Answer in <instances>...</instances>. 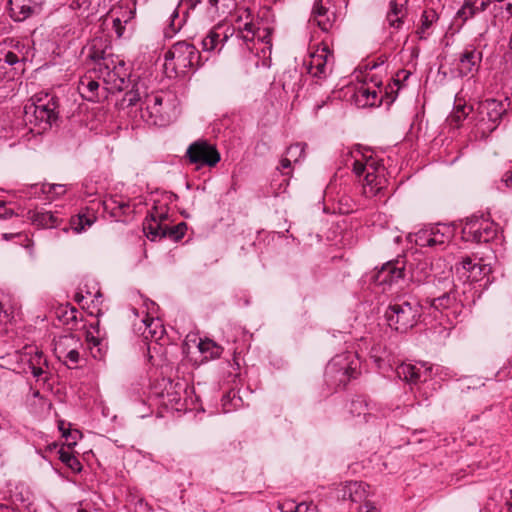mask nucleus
Wrapping results in <instances>:
<instances>
[{
    "instance_id": "f257e3e1",
    "label": "nucleus",
    "mask_w": 512,
    "mask_h": 512,
    "mask_svg": "<svg viewBox=\"0 0 512 512\" xmlns=\"http://www.w3.org/2000/svg\"><path fill=\"white\" fill-rule=\"evenodd\" d=\"M121 108H130L132 113L139 111L140 118L149 125L166 126L177 114L176 95L165 91L149 92L145 81L137 80L119 103Z\"/></svg>"
},
{
    "instance_id": "f03ea898",
    "label": "nucleus",
    "mask_w": 512,
    "mask_h": 512,
    "mask_svg": "<svg viewBox=\"0 0 512 512\" xmlns=\"http://www.w3.org/2000/svg\"><path fill=\"white\" fill-rule=\"evenodd\" d=\"M58 99L49 94L36 97L24 107V121L29 130L41 135L59 120Z\"/></svg>"
},
{
    "instance_id": "7ed1b4c3",
    "label": "nucleus",
    "mask_w": 512,
    "mask_h": 512,
    "mask_svg": "<svg viewBox=\"0 0 512 512\" xmlns=\"http://www.w3.org/2000/svg\"><path fill=\"white\" fill-rule=\"evenodd\" d=\"M422 316V305L412 297H398L390 302L384 317L388 326L400 333H406L417 325Z\"/></svg>"
},
{
    "instance_id": "20e7f679",
    "label": "nucleus",
    "mask_w": 512,
    "mask_h": 512,
    "mask_svg": "<svg viewBox=\"0 0 512 512\" xmlns=\"http://www.w3.org/2000/svg\"><path fill=\"white\" fill-rule=\"evenodd\" d=\"M360 375V362L357 354L344 352L333 357L326 365L324 380L332 391L343 389L351 379Z\"/></svg>"
},
{
    "instance_id": "39448f33",
    "label": "nucleus",
    "mask_w": 512,
    "mask_h": 512,
    "mask_svg": "<svg viewBox=\"0 0 512 512\" xmlns=\"http://www.w3.org/2000/svg\"><path fill=\"white\" fill-rule=\"evenodd\" d=\"M231 29H235V39L238 42L242 41L249 51L253 52L256 40L264 44V47L261 49L263 53H265L266 49L271 51L272 29L270 27L263 29L256 27L253 21V14L249 8H241L237 11L235 25Z\"/></svg>"
},
{
    "instance_id": "423d86ee",
    "label": "nucleus",
    "mask_w": 512,
    "mask_h": 512,
    "mask_svg": "<svg viewBox=\"0 0 512 512\" xmlns=\"http://www.w3.org/2000/svg\"><path fill=\"white\" fill-rule=\"evenodd\" d=\"M201 65L200 52L189 42L179 41L165 53V66L172 68L178 75H185L189 69Z\"/></svg>"
},
{
    "instance_id": "0eeeda50",
    "label": "nucleus",
    "mask_w": 512,
    "mask_h": 512,
    "mask_svg": "<svg viewBox=\"0 0 512 512\" xmlns=\"http://www.w3.org/2000/svg\"><path fill=\"white\" fill-rule=\"evenodd\" d=\"M105 61L96 68L102 84L109 93L123 91L130 81V72L126 63L118 56L108 57Z\"/></svg>"
},
{
    "instance_id": "6e6552de",
    "label": "nucleus",
    "mask_w": 512,
    "mask_h": 512,
    "mask_svg": "<svg viewBox=\"0 0 512 512\" xmlns=\"http://www.w3.org/2000/svg\"><path fill=\"white\" fill-rule=\"evenodd\" d=\"M510 102L508 98L498 100L488 98L478 103V122L483 133H491L497 129L501 121L507 116Z\"/></svg>"
},
{
    "instance_id": "1a4fd4ad",
    "label": "nucleus",
    "mask_w": 512,
    "mask_h": 512,
    "mask_svg": "<svg viewBox=\"0 0 512 512\" xmlns=\"http://www.w3.org/2000/svg\"><path fill=\"white\" fill-rule=\"evenodd\" d=\"M342 5H348V0H315L311 11V20L323 32L331 31L342 15Z\"/></svg>"
},
{
    "instance_id": "9d476101",
    "label": "nucleus",
    "mask_w": 512,
    "mask_h": 512,
    "mask_svg": "<svg viewBox=\"0 0 512 512\" xmlns=\"http://www.w3.org/2000/svg\"><path fill=\"white\" fill-rule=\"evenodd\" d=\"M499 232V226L484 216L473 215L466 219L462 235L466 241L488 243L494 240Z\"/></svg>"
},
{
    "instance_id": "9b49d317",
    "label": "nucleus",
    "mask_w": 512,
    "mask_h": 512,
    "mask_svg": "<svg viewBox=\"0 0 512 512\" xmlns=\"http://www.w3.org/2000/svg\"><path fill=\"white\" fill-rule=\"evenodd\" d=\"M443 283L444 291L439 295L433 293L428 305L435 311L445 313L447 317L452 315L457 318L462 312L463 304L457 298L456 286L452 280H444Z\"/></svg>"
},
{
    "instance_id": "f8f14e48",
    "label": "nucleus",
    "mask_w": 512,
    "mask_h": 512,
    "mask_svg": "<svg viewBox=\"0 0 512 512\" xmlns=\"http://www.w3.org/2000/svg\"><path fill=\"white\" fill-rule=\"evenodd\" d=\"M186 157L190 163L195 164L198 168L203 166L214 167L221 159L216 146L202 139L189 145Z\"/></svg>"
},
{
    "instance_id": "ddd939ff",
    "label": "nucleus",
    "mask_w": 512,
    "mask_h": 512,
    "mask_svg": "<svg viewBox=\"0 0 512 512\" xmlns=\"http://www.w3.org/2000/svg\"><path fill=\"white\" fill-rule=\"evenodd\" d=\"M77 90L83 99L90 102H99L108 97V89L102 84L96 68H90L80 77Z\"/></svg>"
},
{
    "instance_id": "4468645a",
    "label": "nucleus",
    "mask_w": 512,
    "mask_h": 512,
    "mask_svg": "<svg viewBox=\"0 0 512 512\" xmlns=\"http://www.w3.org/2000/svg\"><path fill=\"white\" fill-rule=\"evenodd\" d=\"M406 266V257L398 256L384 263L372 279L377 285H392L406 277Z\"/></svg>"
},
{
    "instance_id": "2eb2a0df",
    "label": "nucleus",
    "mask_w": 512,
    "mask_h": 512,
    "mask_svg": "<svg viewBox=\"0 0 512 512\" xmlns=\"http://www.w3.org/2000/svg\"><path fill=\"white\" fill-rule=\"evenodd\" d=\"M370 494V486L362 481H350L342 488V498L349 499L352 503L360 504L354 509L362 512V508L366 509L365 512H373L377 509L375 504L368 499ZM350 509H353L350 507Z\"/></svg>"
},
{
    "instance_id": "dca6fc26",
    "label": "nucleus",
    "mask_w": 512,
    "mask_h": 512,
    "mask_svg": "<svg viewBox=\"0 0 512 512\" xmlns=\"http://www.w3.org/2000/svg\"><path fill=\"white\" fill-rule=\"evenodd\" d=\"M333 66L334 54L327 45H323L311 54L307 72L314 78L325 79L332 72Z\"/></svg>"
},
{
    "instance_id": "f3484780",
    "label": "nucleus",
    "mask_w": 512,
    "mask_h": 512,
    "mask_svg": "<svg viewBox=\"0 0 512 512\" xmlns=\"http://www.w3.org/2000/svg\"><path fill=\"white\" fill-rule=\"evenodd\" d=\"M77 344H79V338L73 334L61 336L55 343L54 351L57 358L69 369L79 367L80 353Z\"/></svg>"
},
{
    "instance_id": "a211bd4d",
    "label": "nucleus",
    "mask_w": 512,
    "mask_h": 512,
    "mask_svg": "<svg viewBox=\"0 0 512 512\" xmlns=\"http://www.w3.org/2000/svg\"><path fill=\"white\" fill-rule=\"evenodd\" d=\"M482 59V50L476 48L473 45L466 46L458 54L456 63L458 76L462 78L467 76L474 77L481 67Z\"/></svg>"
},
{
    "instance_id": "6ab92c4d",
    "label": "nucleus",
    "mask_w": 512,
    "mask_h": 512,
    "mask_svg": "<svg viewBox=\"0 0 512 512\" xmlns=\"http://www.w3.org/2000/svg\"><path fill=\"white\" fill-rule=\"evenodd\" d=\"M396 93L388 91V87L385 89L377 90L375 88L368 87L366 84L361 85L355 93L356 101L362 106L377 107L382 104L384 98H387V104H391L395 98Z\"/></svg>"
},
{
    "instance_id": "aec40b11",
    "label": "nucleus",
    "mask_w": 512,
    "mask_h": 512,
    "mask_svg": "<svg viewBox=\"0 0 512 512\" xmlns=\"http://www.w3.org/2000/svg\"><path fill=\"white\" fill-rule=\"evenodd\" d=\"M186 384L181 381L174 382L167 380L164 391L161 393L163 404L173 410L181 411L186 409V399L184 393L186 392Z\"/></svg>"
},
{
    "instance_id": "412c9836",
    "label": "nucleus",
    "mask_w": 512,
    "mask_h": 512,
    "mask_svg": "<svg viewBox=\"0 0 512 512\" xmlns=\"http://www.w3.org/2000/svg\"><path fill=\"white\" fill-rule=\"evenodd\" d=\"M396 374L407 383L418 384L426 382L431 378L432 366H427L426 363H402L397 366Z\"/></svg>"
},
{
    "instance_id": "4be33fe9",
    "label": "nucleus",
    "mask_w": 512,
    "mask_h": 512,
    "mask_svg": "<svg viewBox=\"0 0 512 512\" xmlns=\"http://www.w3.org/2000/svg\"><path fill=\"white\" fill-rule=\"evenodd\" d=\"M235 29H230L222 24H217L212 27L206 36L202 39V48L204 51H218L220 52L225 42L233 37Z\"/></svg>"
},
{
    "instance_id": "5701e85b",
    "label": "nucleus",
    "mask_w": 512,
    "mask_h": 512,
    "mask_svg": "<svg viewBox=\"0 0 512 512\" xmlns=\"http://www.w3.org/2000/svg\"><path fill=\"white\" fill-rule=\"evenodd\" d=\"M97 220L96 211L91 207H82L78 214L70 218V227H64L63 231L72 229L75 233H81L91 227Z\"/></svg>"
},
{
    "instance_id": "b1692460",
    "label": "nucleus",
    "mask_w": 512,
    "mask_h": 512,
    "mask_svg": "<svg viewBox=\"0 0 512 512\" xmlns=\"http://www.w3.org/2000/svg\"><path fill=\"white\" fill-rule=\"evenodd\" d=\"M45 0H9L11 16L15 21H23L40 8Z\"/></svg>"
},
{
    "instance_id": "393cba45",
    "label": "nucleus",
    "mask_w": 512,
    "mask_h": 512,
    "mask_svg": "<svg viewBox=\"0 0 512 512\" xmlns=\"http://www.w3.org/2000/svg\"><path fill=\"white\" fill-rule=\"evenodd\" d=\"M109 45L107 40L102 37H96L92 39L88 46L87 58L93 62L92 68H97L102 65V62L108 57H115L110 51H108Z\"/></svg>"
},
{
    "instance_id": "a878e982",
    "label": "nucleus",
    "mask_w": 512,
    "mask_h": 512,
    "mask_svg": "<svg viewBox=\"0 0 512 512\" xmlns=\"http://www.w3.org/2000/svg\"><path fill=\"white\" fill-rule=\"evenodd\" d=\"M183 3L187 5V9H194L197 4L201 3V0H182L178 7L175 8L172 14L170 15V23L168 24L167 27L164 28L165 38L174 37L183 27L185 17L187 16V11L183 13L184 16L182 18H180L179 16V7Z\"/></svg>"
},
{
    "instance_id": "bb28decb",
    "label": "nucleus",
    "mask_w": 512,
    "mask_h": 512,
    "mask_svg": "<svg viewBox=\"0 0 512 512\" xmlns=\"http://www.w3.org/2000/svg\"><path fill=\"white\" fill-rule=\"evenodd\" d=\"M29 219L34 225L46 229L56 228L63 222L58 212L45 210L29 211Z\"/></svg>"
},
{
    "instance_id": "cd10ccee",
    "label": "nucleus",
    "mask_w": 512,
    "mask_h": 512,
    "mask_svg": "<svg viewBox=\"0 0 512 512\" xmlns=\"http://www.w3.org/2000/svg\"><path fill=\"white\" fill-rule=\"evenodd\" d=\"M282 88L286 93L297 94L304 85L303 73L296 68H290L283 72L281 77Z\"/></svg>"
},
{
    "instance_id": "c85d7f7f",
    "label": "nucleus",
    "mask_w": 512,
    "mask_h": 512,
    "mask_svg": "<svg viewBox=\"0 0 512 512\" xmlns=\"http://www.w3.org/2000/svg\"><path fill=\"white\" fill-rule=\"evenodd\" d=\"M348 409L353 417L363 416L364 422H369L371 418H374L372 413L373 407L366 396L357 395L353 397L349 403Z\"/></svg>"
},
{
    "instance_id": "c756f323",
    "label": "nucleus",
    "mask_w": 512,
    "mask_h": 512,
    "mask_svg": "<svg viewBox=\"0 0 512 512\" xmlns=\"http://www.w3.org/2000/svg\"><path fill=\"white\" fill-rule=\"evenodd\" d=\"M439 20L438 13L433 8L425 9L420 18V24L416 30L419 40H426L432 34L431 28Z\"/></svg>"
},
{
    "instance_id": "7c9ffc66",
    "label": "nucleus",
    "mask_w": 512,
    "mask_h": 512,
    "mask_svg": "<svg viewBox=\"0 0 512 512\" xmlns=\"http://www.w3.org/2000/svg\"><path fill=\"white\" fill-rule=\"evenodd\" d=\"M236 7V0H207V14L212 19L230 14Z\"/></svg>"
},
{
    "instance_id": "2f4dec72",
    "label": "nucleus",
    "mask_w": 512,
    "mask_h": 512,
    "mask_svg": "<svg viewBox=\"0 0 512 512\" xmlns=\"http://www.w3.org/2000/svg\"><path fill=\"white\" fill-rule=\"evenodd\" d=\"M492 0H465L458 15L465 20L473 18L475 15L484 12L490 5Z\"/></svg>"
},
{
    "instance_id": "473e14b6",
    "label": "nucleus",
    "mask_w": 512,
    "mask_h": 512,
    "mask_svg": "<svg viewBox=\"0 0 512 512\" xmlns=\"http://www.w3.org/2000/svg\"><path fill=\"white\" fill-rule=\"evenodd\" d=\"M409 279L416 284H422L431 277V268L426 261H418L416 264H410Z\"/></svg>"
},
{
    "instance_id": "72a5a7b5",
    "label": "nucleus",
    "mask_w": 512,
    "mask_h": 512,
    "mask_svg": "<svg viewBox=\"0 0 512 512\" xmlns=\"http://www.w3.org/2000/svg\"><path fill=\"white\" fill-rule=\"evenodd\" d=\"M143 323H144L145 329L142 332V334L145 337V339L158 341L163 337V335L165 333V329H164L160 319L146 317L143 320Z\"/></svg>"
},
{
    "instance_id": "f704fd0d",
    "label": "nucleus",
    "mask_w": 512,
    "mask_h": 512,
    "mask_svg": "<svg viewBox=\"0 0 512 512\" xmlns=\"http://www.w3.org/2000/svg\"><path fill=\"white\" fill-rule=\"evenodd\" d=\"M70 7L73 10L82 9L88 11L87 16L97 14L102 7L107 8V0H71Z\"/></svg>"
},
{
    "instance_id": "c9c22d12",
    "label": "nucleus",
    "mask_w": 512,
    "mask_h": 512,
    "mask_svg": "<svg viewBox=\"0 0 512 512\" xmlns=\"http://www.w3.org/2000/svg\"><path fill=\"white\" fill-rule=\"evenodd\" d=\"M165 225H160L154 218L146 216L143 222V231L146 237L151 241H156L165 238Z\"/></svg>"
},
{
    "instance_id": "e433bc0d",
    "label": "nucleus",
    "mask_w": 512,
    "mask_h": 512,
    "mask_svg": "<svg viewBox=\"0 0 512 512\" xmlns=\"http://www.w3.org/2000/svg\"><path fill=\"white\" fill-rule=\"evenodd\" d=\"M433 246L444 248L452 238V230L447 225H436L431 227Z\"/></svg>"
},
{
    "instance_id": "4c0bfd02",
    "label": "nucleus",
    "mask_w": 512,
    "mask_h": 512,
    "mask_svg": "<svg viewBox=\"0 0 512 512\" xmlns=\"http://www.w3.org/2000/svg\"><path fill=\"white\" fill-rule=\"evenodd\" d=\"M277 508L280 512H315L317 506L313 502L296 503L294 500L279 502Z\"/></svg>"
},
{
    "instance_id": "58836bf2",
    "label": "nucleus",
    "mask_w": 512,
    "mask_h": 512,
    "mask_svg": "<svg viewBox=\"0 0 512 512\" xmlns=\"http://www.w3.org/2000/svg\"><path fill=\"white\" fill-rule=\"evenodd\" d=\"M31 189L34 195L41 192L42 194H46L48 198L58 197L66 193V186L63 184H34L31 186Z\"/></svg>"
},
{
    "instance_id": "ea45409f",
    "label": "nucleus",
    "mask_w": 512,
    "mask_h": 512,
    "mask_svg": "<svg viewBox=\"0 0 512 512\" xmlns=\"http://www.w3.org/2000/svg\"><path fill=\"white\" fill-rule=\"evenodd\" d=\"M104 209L110 212L113 217H121L130 212V204L126 201L110 199L103 202Z\"/></svg>"
},
{
    "instance_id": "a19ab883",
    "label": "nucleus",
    "mask_w": 512,
    "mask_h": 512,
    "mask_svg": "<svg viewBox=\"0 0 512 512\" xmlns=\"http://www.w3.org/2000/svg\"><path fill=\"white\" fill-rule=\"evenodd\" d=\"M198 349L202 354H205V358L210 359L219 358L223 351V348L211 339H200Z\"/></svg>"
},
{
    "instance_id": "79ce46f5",
    "label": "nucleus",
    "mask_w": 512,
    "mask_h": 512,
    "mask_svg": "<svg viewBox=\"0 0 512 512\" xmlns=\"http://www.w3.org/2000/svg\"><path fill=\"white\" fill-rule=\"evenodd\" d=\"M59 459L62 463H64L69 469H71L74 473H79L82 470V464L80 463L79 459L70 453L69 451L65 450L63 447H61L58 450Z\"/></svg>"
},
{
    "instance_id": "37998d69",
    "label": "nucleus",
    "mask_w": 512,
    "mask_h": 512,
    "mask_svg": "<svg viewBox=\"0 0 512 512\" xmlns=\"http://www.w3.org/2000/svg\"><path fill=\"white\" fill-rule=\"evenodd\" d=\"M222 408L223 412L228 413L234 409H237L242 405V399L237 396V392L235 390H230L225 395H223L222 399Z\"/></svg>"
},
{
    "instance_id": "c03bdc74",
    "label": "nucleus",
    "mask_w": 512,
    "mask_h": 512,
    "mask_svg": "<svg viewBox=\"0 0 512 512\" xmlns=\"http://www.w3.org/2000/svg\"><path fill=\"white\" fill-rule=\"evenodd\" d=\"M86 341L91 343L93 346H100L103 341L101 334L100 322L97 320L89 325V329L86 332Z\"/></svg>"
},
{
    "instance_id": "a18cd8bd",
    "label": "nucleus",
    "mask_w": 512,
    "mask_h": 512,
    "mask_svg": "<svg viewBox=\"0 0 512 512\" xmlns=\"http://www.w3.org/2000/svg\"><path fill=\"white\" fill-rule=\"evenodd\" d=\"M47 366V360L43 354V352H36L34 359L31 361V373L32 375L39 380L41 376L46 374V371L42 368L41 365Z\"/></svg>"
},
{
    "instance_id": "49530a36",
    "label": "nucleus",
    "mask_w": 512,
    "mask_h": 512,
    "mask_svg": "<svg viewBox=\"0 0 512 512\" xmlns=\"http://www.w3.org/2000/svg\"><path fill=\"white\" fill-rule=\"evenodd\" d=\"M186 230H187V224L185 222H181L173 227H169V226L165 225V229H164L165 238L167 237V238H170L173 241L177 242L184 237Z\"/></svg>"
},
{
    "instance_id": "de8ad7c7",
    "label": "nucleus",
    "mask_w": 512,
    "mask_h": 512,
    "mask_svg": "<svg viewBox=\"0 0 512 512\" xmlns=\"http://www.w3.org/2000/svg\"><path fill=\"white\" fill-rule=\"evenodd\" d=\"M432 241L433 237L431 227L421 229L415 234V243L419 247H434Z\"/></svg>"
},
{
    "instance_id": "09e8293b",
    "label": "nucleus",
    "mask_w": 512,
    "mask_h": 512,
    "mask_svg": "<svg viewBox=\"0 0 512 512\" xmlns=\"http://www.w3.org/2000/svg\"><path fill=\"white\" fill-rule=\"evenodd\" d=\"M460 264L463 270L470 273L467 276L468 278L476 280L478 276L481 274V265L479 263L473 262V260L469 257L464 258Z\"/></svg>"
},
{
    "instance_id": "8fccbe9b",
    "label": "nucleus",
    "mask_w": 512,
    "mask_h": 512,
    "mask_svg": "<svg viewBox=\"0 0 512 512\" xmlns=\"http://www.w3.org/2000/svg\"><path fill=\"white\" fill-rule=\"evenodd\" d=\"M148 216L154 218L160 225H164L165 221L168 220V207L155 203L152 210L148 213Z\"/></svg>"
},
{
    "instance_id": "3c124183",
    "label": "nucleus",
    "mask_w": 512,
    "mask_h": 512,
    "mask_svg": "<svg viewBox=\"0 0 512 512\" xmlns=\"http://www.w3.org/2000/svg\"><path fill=\"white\" fill-rule=\"evenodd\" d=\"M473 111L472 106L468 105H458L451 115V122L455 123L457 126L465 120L468 115Z\"/></svg>"
},
{
    "instance_id": "603ef678",
    "label": "nucleus",
    "mask_w": 512,
    "mask_h": 512,
    "mask_svg": "<svg viewBox=\"0 0 512 512\" xmlns=\"http://www.w3.org/2000/svg\"><path fill=\"white\" fill-rule=\"evenodd\" d=\"M407 4L408 0H391L388 11L405 19L407 15Z\"/></svg>"
},
{
    "instance_id": "864d4df0",
    "label": "nucleus",
    "mask_w": 512,
    "mask_h": 512,
    "mask_svg": "<svg viewBox=\"0 0 512 512\" xmlns=\"http://www.w3.org/2000/svg\"><path fill=\"white\" fill-rule=\"evenodd\" d=\"M111 13L124 24H128L135 17V11L129 7L120 6L116 10H112Z\"/></svg>"
},
{
    "instance_id": "5fc2aeb1",
    "label": "nucleus",
    "mask_w": 512,
    "mask_h": 512,
    "mask_svg": "<svg viewBox=\"0 0 512 512\" xmlns=\"http://www.w3.org/2000/svg\"><path fill=\"white\" fill-rule=\"evenodd\" d=\"M364 184L377 191L382 188L381 177L378 172L367 171L364 175Z\"/></svg>"
},
{
    "instance_id": "6e6d98bb",
    "label": "nucleus",
    "mask_w": 512,
    "mask_h": 512,
    "mask_svg": "<svg viewBox=\"0 0 512 512\" xmlns=\"http://www.w3.org/2000/svg\"><path fill=\"white\" fill-rule=\"evenodd\" d=\"M304 154V146L300 143L293 144L287 148L286 155L293 162H298Z\"/></svg>"
},
{
    "instance_id": "4d7b16f0",
    "label": "nucleus",
    "mask_w": 512,
    "mask_h": 512,
    "mask_svg": "<svg viewBox=\"0 0 512 512\" xmlns=\"http://www.w3.org/2000/svg\"><path fill=\"white\" fill-rule=\"evenodd\" d=\"M444 280H450V279L443 278V279H438L437 281L434 280L433 283L431 285H429L428 292H427L428 295L426 298L427 304H428V300H431L433 293H437V295H439L444 291V286H445V284L443 283Z\"/></svg>"
},
{
    "instance_id": "13d9d810",
    "label": "nucleus",
    "mask_w": 512,
    "mask_h": 512,
    "mask_svg": "<svg viewBox=\"0 0 512 512\" xmlns=\"http://www.w3.org/2000/svg\"><path fill=\"white\" fill-rule=\"evenodd\" d=\"M386 21L389 27L396 31L400 30L404 24V18H401L399 15L393 14L390 11L387 12Z\"/></svg>"
},
{
    "instance_id": "bf43d9fd",
    "label": "nucleus",
    "mask_w": 512,
    "mask_h": 512,
    "mask_svg": "<svg viewBox=\"0 0 512 512\" xmlns=\"http://www.w3.org/2000/svg\"><path fill=\"white\" fill-rule=\"evenodd\" d=\"M362 158L365 160L367 165V171L378 172L380 168H383V164L375 159L372 155L362 154Z\"/></svg>"
},
{
    "instance_id": "052dcab7",
    "label": "nucleus",
    "mask_w": 512,
    "mask_h": 512,
    "mask_svg": "<svg viewBox=\"0 0 512 512\" xmlns=\"http://www.w3.org/2000/svg\"><path fill=\"white\" fill-rule=\"evenodd\" d=\"M381 350V346H373L370 351V358L373 360L377 368L382 369L385 364V360L378 355Z\"/></svg>"
},
{
    "instance_id": "680f3d73",
    "label": "nucleus",
    "mask_w": 512,
    "mask_h": 512,
    "mask_svg": "<svg viewBox=\"0 0 512 512\" xmlns=\"http://www.w3.org/2000/svg\"><path fill=\"white\" fill-rule=\"evenodd\" d=\"M501 183L508 189H512V163H509L501 176Z\"/></svg>"
},
{
    "instance_id": "e2e57ef3",
    "label": "nucleus",
    "mask_w": 512,
    "mask_h": 512,
    "mask_svg": "<svg viewBox=\"0 0 512 512\" xmlns=\"http://www.w3.org/2000/svg\"><path fill=\"white\" fill-rule=\"evenodd\" d=\"M113 19H112V27H113V30L115 31L116 35L118 38H121L124 36V33H125V29H126V25L127 24H124V22H122L121 20H119V18H116L114 15H112Z\"/></svg>"
},
{
    "instance_id": "0e129e2a",
    "label": "nucleus",
    "mask_w": 512,
    "mask_h": 512,
    "mask_svg": "<svg viewBox=\"0 0 512 512\" xmlns=\"http://www.w3.org/2000/svg\"><path fill=\"white\" fill-rule=\"evenodd\" d=\"M352 166H353V172L357 176H362L363 174H365L367 172V165L363 158L355 159Z\"/></svg>"
},
{
    "instance_id": "69168bd1",
    "label": "nucleus",
    "mask_w": 512,
    "mask_h": 512,
    "mask_svg": "<svg viewBox=\"0 0 512 512\" xmlns=\"http://www.w3.org/2000/svg\"><path fill=\"white\" fill-rule=\"evenodd\" d=\"M3 61L5 64L13 66L19 62V57L16 53L9 51L4 55Z\"/></svg>"
},
{
    "instance_id": "338daca9",
    "label": "nucleus",
    "mask_w": 512,
    "mask_h": 512,
    "mask_svg": "<svg viewBox=\"0 0 512 512\" xmlns=\"http://www.w3.org/2000/svg\"><path fill=\"white\" fill-rule=\"evenodd\" d=\"M13 215V210L8 209L3 202H0V219H7Z\"/></svg>"
},
{
    "instance_id": "774afa93",
    "label": "nucleus",
    "mask_w": 512,
    "mask_h": 512,
    "mask_svg": "<svg viewBox=\"0 0 512 512\" xmlns=\"http://www.w3.org/2000/svg\"><path fill=\"white\" fill-rule=\"evenodd\" d=\"M77 314H78V311L76 308L74 307H71L68 310L65 311L64 313V316L66 317V321L69 322V321H76L77 320Z\"/></svg>"
}]
</instances>
